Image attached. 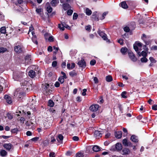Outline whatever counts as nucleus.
Instances as JSON below:
<instances>
[{
    "mask_svg": "<svg viewBox=\"0 0 157 157\" xmlns=\"http://www.w3.org/2000/svg\"><path fill=\"white\" fill-rule=\"evenodd\" d=\"M32 81L29 79H22L21 81V86H23L24 91L25 92L29 91V90L32 89Z\"/></svg>",
    "mask_w": 157,
    "mask_h": 157,
    "instance_id": "nucleus-1",
    "label": "nucleus"
},
{
    "mask_svg": "<svg viewBox=\"0 0 157 157\" xmlns=\"http://www.w3.org/2000/svg\"><path fill=\"white\" fill-rule=\"evenodd\" d=\"M122 148V144L119 143H117L115 145L113 146L110 148V150L112 151L121 150Z\"/></svg>",
    "mask_w": 157,
    "mask_h": 157,
    "instance_id": "nucleus-2",
    "label": "nucleus"
},
{
    "mask_svg": "<svg viewBox=\"0 0 157 157\" xmlns=\"http://www.w3.org/2000/svg\"><path fill=\"white\" fill-rule=\"evenodd\" d=\"M44 94H49L51 93L52 90L50 89L49 85L48 83H45L44 86Z\"/></svg>",
    "mask_w": 157,
    "mask_h": 157,
    "instance_id": "nucleus-3",
    "label": "nucleus"
},
{
    "mask_svg": "<svg viewBox=\"0 0 157 157\" xmlns=\"http://www.w3.org/2000/svg\"><path fill=\"white\" fill-rule=\"evenodd\" d=\"M58 27L62 31H63L64 30V28H66L69 29H70V27L64 22L62 23L61 24H59L58 25Z\"/></svg>",
    "mask_w": 157,
    "mask_h": 157,
    "instance_id": "nucleus-4",
    "label": "nucleus"
},
{
    "mask_svg": "<svg viewBox=\"0 0 157 157\" xmlns=\"http://www.w3.org/2000/svg\"><path fill=\"white\" fill-rule=\"evenodd\" d=\"M78 64L79 67L84 68L86 67V63L84 59L82 58L78 63Z\"/></svg>",
    "mask_w": 157,
    "mask_h": 157,
    "instance_id": "nucleus-5",
    "label": "nucleus"
},
{
    "mask_svg": "<svg viewBox=\"0 0 157 157\" xmlns=\"http://www.w3.org/2000/svg\"><path fill=\"white\" fill-rule=\"evenodd\" d=\"M99 107V106L98 105H93L90 107V109L92 112H96L98 110Z\"/></svg>",
    "mask_w": 157,
    "mask_h": 157,
    "instance_id": "nucleus-6",
    "label": "nucleus"
},
{
    "mask_svg": "<svg viewBox=\"0 0 157 157\" xmlns=\"http://www.w3.org/2000/svg\"><path fill=\"white\" fill-rule=\"evenodd\" d=\"M4 98L6 100L7 103L10 104L12 102V101L11 97L7 95H6L4 96Z\"/></svg>",
    "mask_w": 157,
    "mask_h": 157,
    "instance_id": "nucleus-7",
    "label": "nucleus"
},
{
    "mask_svg": "<svg viewBox=\"0 0 157 157\" xmlns=\"http://www.w3.org/2000/svg\"><path fill=\"white\" fill-rule=\"evenodd\" d=\"M128 53L130 58L133 61H136V58L135 57L132 52H129Z\"/></svg>",
    "mask_w": 157,
    "mask_h": 157,
    "instance_id": "nucleus-8",
    "label": "nucleus"
},
{
    "mask_svg": "<svg viewBox=\"0 0 157 157\" xmlns=\"http://www.w3.org/2000/svg\"><path fill=\"white\" fill-rule=\"evenodd\" d=\"M94 135L95 137L98 138L101 137L102 136V134L101 133L100 131L97 130L95 131L94 133Z\"/></svg>",
    "mask_w": 157,
    "mask_h": 157,
    "instance_id": "nucleus-9",
    "label": "nucleus"
},
{
    "mask_svg": "<svg viewBox=\"0 0 157 157\" xmlns=\"http://www.w3.org/2000/svg\"><path fill=\"white\" fill-rule=\"evenodd\" d=\"M47 11L49 13H50L52 10V8L50 6L49 3H47L46 6Z\"/></svg>",
    "mask_w": 157,
    "mask_h": 157,
    "instance_id": "nucleus-10",
    "label": "nucleus"
},
{
    "mask_svg": "<svg viewBox=\"0 0 157 157\" xmlns=\"http://www.w3.org/2000/svg\"><path fill=\"white\" fill-rule=\"evenodd\" d=\"M122 154L123 155L128 154L130 152V150L128 148H125L122 150Z\"/></svg>",
    "mask_w": 157,
    "mask_h": 157,
    "instance_id": "nucleus-11",
    "label": "nucleus"
},
{
    "mask_svg": "<svg viewBox=\"0 0 157 157\" xmlns=\"http://www.w3.org/2000/svg\"><path fill=\"white\" fill-rule=\"evenodd\" d=\"M115 136L116 138L118 139H120L122 136V132L121 131H118L117 132H115Z\"/></svg>",
    "mask_w": 157,
    "mask_h": 157,
    "instance_id": "nucleus-12",
    "label": "nucleus"
},
{
    "mask_svg": "<svg viewBox=\"0 0 157 157\" xmlns=\"http://www.w3.org/2000/svg\"><path fill=\"white\" fill-rule=\"evenodd\" d=\"M12 145L10 144H5L4 145V147L8 151H10L11 147Z\"/></svg>",
    "mask_w": 157,
    "mask_h": 157,
    "instance_id": "nucleus-13",
    "label": "nucleus"
},
{
    "mask_svg": "<svg viewBox=\"0 0 157 157\" xmlns=\"http://www.w3.org/2000/svg\"><path fill=\"white\" fill-rule=\"evenodd\" d=\"M119 5L121 6L122 8L124 9H127L128 7L125 1L122 2Z\"/></svg>",
    "mask_w": 157,
    "mask_h": 157,
    "instance_id": "nucleus-14",
    "label": "nucleus"
},
{
    "mask_svg": "<svg viewBox=\"0 0 157 157\" xmlns=\"http://www.w3.org/2000/svg\"><path fill=\"white\" fill-rule=\"evenodd\" d=\"M131 140L135 143L138 142V141L137 137L134 135H132L130 138Z\"/></svg>",
    "mask_w": 157,
    "mask_h": 157,
    "instance_id": "nucleus-15",
    "label": "nucleus"
},
{
    "mask_svg": "<svg viewBox=\"0 0 157 157\" xmlns=\"http://www.w3.org/2000/svg\"><path fill=\"white\" fill-rule=\"evenodd\" d=\"M63 139V136L61 134H59L56 138V140L59 143H62Z\"/></svg>",
    "mask_w": 157,
    "mask_h": 157,
    "instance_id": "nucleus-16",
    "label": "nucleus"
},
{
    "mask_svg": "<svg viewBox=\"0 0 157 157\" xmlns=\"http://www.w3.org/2000/svg\"><path fill=\"white\" fill-rule=\"evenodd\" d=\"M14 51L17 52H21L22 51L21 47L19 45L15 46L14 48Z\"/></svg>",
    "mask_w": 157,
    "mask_h": 157,
    "instance_id": "nucleus-17",
    "label": "nucleus"
},
{
    "mask_svg": "<svg viewBox=\"0 0 157 157\" xmlns=\"http://www.w3.org/2000/svg\"><path fill=\"white\" fill-rule=\"evenodd\" d=\"M35 72L33 70H30L29 73V76L31 78H34L35 76Z\"/></svg>",
    "mask_w": 157,
    "mask_h": 157,
    "instance_id": "nucleus-18",
    "label": "nucleus"
},
{
    "mask_svg": "<svg viewBox=\"0 0 157 157\" xmlns=\"http://www.w3.org/2000/svg\"><path fill=\"white\" fill-rule=\"evenodd\" d=\"M122 143L124 146H128L131 143L130 142H128L127 139H125L122 140Z\"/></svg>",
    "mask_w": 157,
    "mask_h": 157,
    "instance_id": "nucleus-19",
    "label": "nucleus"
},
{
    "mask_svg": "<svg viewBox=\"0 0 157 157\" xmlns=\"http://www.w3.org/2000/svg\"><path fill=\"white\" fill-rule=\"evenodd\" d=\"M25 59L26 63H29L31 60V56L28 55H27L25 57Z\"/></svg>",
    "mask_w": 157,
    "mask_h": 157,
    "instance_id": "nucleus-20",
    "label": "nucleus"
},
{
    "mask_svg": "<svg viewBox=\"0 0 157 157\" xmlns=\"http://www.w3.org/2000/svg\"><path fill=\"white\" fill-rule=\"evenodd\" d=\"M63 8L64 10H66L69 8H71V7L70 5L67 3H64L63 4Z\"/></svg>",
    "mask_w": 157,
    "mask_h": 157,
    "instance_id": "nucleus-21",
    "label": "nucleus"
},
{
    "mask_svg": "<svg viewBox=\"0 0 157 157\" xmlns=\"http://www.w3.org/2000/svg\"><path fill=\"white\" fill-rule=\"evenodd\" d=\"M93 151L95 152H98L100 150V148L98 146L95 145L93 147Z\"/></svg>",
    "mask_w": 157,
    "mask_h": 157,
    "instance_id": "nucleus-22",
    "label": "nucleus"
},
{
    "mask_svg": "<svg viewBox=\"0 0 157 157\" xmlns=\"http://www.w3.org/2000/svg\"><path fill=\"white\" fill-rule=\"evenodd\" d=\"M59 3V1L56 0H52L51 2V4L52 6L55 7Z\"/></svg>",
    "mask_w": 157,
    "mask_h": 157,
    "instance_id": "nucleus-23",
    "label": "nucleus"
},
{
    "mask_svg": "<svg viewBox=\"0 0 157 157\" xmlns=\"http://www.w3.org/2000/svg\"><path fill=\"white\" fill-rule=\"evenodd\" d=\"M138 54L140 56L142 55L144 57H146L147 56L146 52L144 51H142L141 53L140 52H138Z\"/></svg>",
    "mask_w": 157,
    "mask_h": 157,
    "instance_id": "nucleus-24",
    "label": "nucleus"
},
{
    "mask_svg": "<svg viewBox=\"0 0 157 157\" xmlns=\"http://www.w3.org/2000/svg\"><path fill=\"white\" fill-rule=\"evenodd\" d=\"M128 49L126 48H122L121 50V52L123 55H124L127 52Z\"/></svg>",
    "mask_w": 157,
    "mask_h": 157,
    "instance_id": "nucleus-25",
    "label": "nucleus"
},
{
    "mask_svg": "<svg viewBox=\"0 0 157 157\" xmlns=\"http://www.w3.org/2000/svg\"><path fill=\"white\" fill-rule=\"evenodd\" d=\"M32 40L33 42L36 44L37 45L38 44V42L37 40V38L36 36L35 35L34 36H33L32 38Z\"/></svg>",
    "mask_w": 157,
    "mask_h": 157,
    "instance_id": "nucleus-26",
    "label": "nucleus"
},
{
    "mask_svg": "<svg viewBox=\"0 0 157 157\" xmlns=\"http://www.w3.org/2000/svg\"><path fill=\"white\" fill-rule=\"evenodd\" d=\"M0 154L2 156H4L7 155V152L5 150H2L0 151Z\"/></svg>",
    "mask_w": 157,
    "mask_h": 157,
    "instance_id": "nucleus-27",
    "label": "nucleus"
},
{
    "mask_svg": "<svg viewBox=\"0 0 157 157\" xmlns=\"http://www.w3.org/2000/svg\"><path fill=\"white\" fill-rule=\"evenodd\" d=\"M85 13L87 15L89 16L91 14L92 11L89 8H87L85 10Z\"/></svg>",
    "mask_w": 157,
    "mask_h": 157,
    "instance_id": "nucleus-28",
    "label": "nucleus"
},
{
    "mask_svg": "<svg viewBox=\"0 0 157 157\" xmlns=\"http://www.w3.org/2000/svg\"><path fill=\"white\" fill-rule=\"evenodd\" d=\"M54 105V103L52 100H50L48 101V106L50 107H53Z\"/></svg>",
    "mask_w": 157,
    "mask_h": 157,
    "instance_id": "nucleus-29",
    "label": "nucleus"
},
{
    "mask_svg": "<svg viewBox=\"0 0 157 157\" xmlns=\"http://www.w3.org/2000/svg\"><path fill=\"white\" fill-rule=\"evenodd\" d=\"M108 13V12L107 11L103 13L101 17H100V19L101 20L104 19L105 18V17L106 16Z\"/></svg>",
    "mask_w": 157,
    "mask_h": 157,
    "instance_id": "nucleus-30",
    "label": "nucleus"
},
{
    "mask_svg": "<svg viewBox=\"0 0 157 157\" xmlns=\"http://www.w3.org/2000/svg\"><path fill=\"white\" fill-rule=\"evenodd\" d=\"M76 75L77 72L75 71H73L69 73V75L72 77H73L74 76Z\"/></svg>",
    "mask_w": 157,
    "mask_h": 157,
    "instance_id": "nucleus-31",
    "label": "nucleus"
},
{
    "mask_svg": "<svg viewBox=\"0 0 157 157\" xmlns=\"http://www.w3.org/2000/svg\"><path fill=\"white\" fill-rule=\"evenodd\" d=\"M127 93L126 91H124L121 94V96L122 98H127V97L126 96Z\"/></svg>",
    "mask_w": 157,
    "mask_h": 157,
    "instance_id": "nucleus-32",
    "label": "nucleus"
},
{
    "mask_svg": "<svg viewBox=\"0 0 157 157\" xmlns=\"http://www.w3.org/2000/svg\"><path fill=\"white\" fill-rule=\"evenodd\" d=\"M7 51V49L3 47L0 48V53H3Z\"/></svg>",
    "mask_w": 157,
    "mask_h": 157,
    "instance_id": "nucleus-33",
    "label": "nucleus"
},
{
    "mask_svg": "<svg viewBox=\"0 0 157 157\" xmlns=\"http://www.w3.org/2000/svg\"><path fill=\"white\" fill-rule=\"evenodd\" d=\"M1 33H2L5 34L6 33V30L5 27H3L0 29Z\"/></svg>",
    "mask_w": 157,
    "mask_h": 157,
    "instance_id": "nucleus-34",
    "label": "nucleus"
},
{
    "mask_svg": "<svg viewBox=\"0 0 157 157\" xmlns=\"http://www.w3.org/2000/svg\"><path fill=\"white\" fill-rule=\"evenodd\" d=\"M83 155L82 153L81 152H78L76 154V157H83Z\"/></svg>",
    "mask_w": 157,
    "mask_h": 157,
    "instance_id": "nucleus-35",
    "label": "nucleus"
},
{
    "mask_svg": "<svg viewBox=\"0 0 157 157\" xmlns=\"http://www.w3.org/2000/svg\"><path fill=\"white\" fill-rule=\"evenodd\" d=\"M148 59L145 57L142 58L141 59V61L142 63H146L147 62Z\"/></svg>",
    "mask_w": 157,
    "mask_h": 157,
    "instance_id": "nucleus-36",
    "label": "nucleus"
},
{
    "mask_svg": "<svg viewBox=\"0 0 157 157\" xmlns=\"http://www.w3.org/2000/svg\"><path fill=\"white\" fill-rule=\"evenodd\" d=\"M7 117L9 119H11L13 118V117L10 113H8L7 114Z\"/></svg>",
    "mask_w": 157,
    "mask_h": 157,
    "instance_id": "nucleus-37",
    "label": "nucleus"
},
{
    "mask_svg": "<svg viewBox=\"0 0 157 157\" xmlns=\"http://www.w3.org/2000/svg\"><path fill=\"white\" fill-rule=\"evenodd\" d=\"M36 12L39 14H41V13L42 11V9H36Z\"/></svg>",
    "mask_w": 157,
    "mask_h": 157,
    "instance_id": "nucleus-38",
    "label": "nucleus"
},
{
    "mask_svg": "<svg viewBox=\"0 0 157 157\" xmlns=\"http://www.w3.org/2000/svg\"><path fill=\"white\" fill-rule=\"evenodd\" d=\"M121 45H123L124 44L123 40L121 39H119L117 41Z\"/></svg>",
    "mask_w": 157,
    "mask_h": 157,
    "instance_id": "nucleus-39",
    "label": "nucleus"
},
{
    "mask_svg": "<svg viewBox=\"0 0 157 157\" xmlns=\"http://www.w3.org/2000/svg\"><path fill=\"white\" fill-rule=\"evenodd\" d=\"M73 12V11L72 10H68L67 11V14L68 15H72V13Z\"/></svg>",
    "mask_w": 157,
    "mask_h": 157,
    "instance_id": "nucleus-40",
    "label": "nucleus"
},
{
    "mask_svg": "<svg viewBox=\"0 0 157 157\" xmlns=\"http://www.w3.org/2000/svg\"><path fill=\"white\" fill-rule=\"evenodd\" d=\"M124 30L125 32H128L130 30V29L129 27L127 26H126L124 28Z\"/></svg>",
    "mask_w": 157,
    "mask_h": 157,
    "instance_id": "nucleus-41",
    "label": "nucleus"
},
{
    "mask_svg": "<svg viewBox=\"0 0 157 157\" xmlns=\"http://www.w3.org/2000/svg\"><path fill=\"white\" fill-rule=\"evenodd\" d=\"M101 37L103 38V39L104 40H106L107 42H108V41H109V40H107V35L106 34L104 35V36H103Z\"/></svg>",
    "mask_w": 157,
    "mask_h": 157,
    "instance_id": "nucleus-42",
    "label": "nucleus"
},
{
    "mask_svg": "<svg viewBox=\"0 0 157 157\" xmlns=\"http://www.w3.org/2000/svg\"><path fill=\"white\" fill-rule=\"evenodd\" d=\"M133 48L135 51L138 53V47L135 44L133 45Z\"/></svg>",
    "mask_w": 157,
    "mask_h": 157,
    "instance_id": "nucleus-43",
    "label": "nucleus"
},
{
    "mask_svg": "<svg viewBox=\"0 0 157 157\" xmlns=\"http://www.w3.org/2000/svg\"><path fill=\"white\" fill-rule=\"evenodd\" d=\"M149 59L151 63H156V61L153 57H150Z\"/></svg>",
    "mask_w": 157,
    "mask_h": 157,
    "instance_id": "nucleus-44",
    "label": "nucleus"
},
{
    "mask_svg": "<svg viewBox=\"0 0 157 157\" xmlns=\"http://www.w3.org/2000/svg\"><path fill=\"white\" fill-rule=\"evenodd\" d=\"M78 17V15L76 13H74L73 15V19L74 20H76L77 19Z\"/></svg>",
    "mask_w": 157,
    "mask_h": 157,
    "instance_id": "nucleus-45",
    "label": "nucleus"
},
{
    "mask_svg": "<svg viewBox=\"0 0 157 157\" xmlns=\"http://www.w3.org/2000/svg\"><path fill=\"white\" fill-rule=\"evenodd\" d=\"M98 33L99 35L101 37H102L103 36H104V35L105 34L104 33L100 31H99Z\"/></svg>",
    "mask_w": 157,
    "mask_h": 157,
    "instance_id": "nucleus-46",
    "label": "nucleus"
},
{
    "mask_svg": "<svg viewBox=\"0 0 157 157\" xmlns=\"http://www.w3.org/2000/svg\"><path fill=\"white\" fill-rule=\"evenodd\" d=\"M96 63V61L94 59H93L90 61V63L91 65H94Z\"/></svg>",
    "mask_w": 157,
    "mask_h": 157,
    "instance_id": "nucleus-47",
    "label": "nucleus"
},
{
    "mask_svg": "<svg viewBox=\"0 0 157 157\" xmlns=\"http://www.w3.org/2000/svg\"><path fill=\"white\" fill-rule=\"evenodd\" d=\"M57 61H53L52 62V67H55L57 66Z\"/></svg>",
    "mask_w": 157,
    "mask_h": 157,
    "instance_id": "nucleus-48",
    "label": "nucleus"
},
{
    "mask_svg": "<svg viewBox=\"0 0 157 157\" xmlns=\"http://www.w3.org/2000/svg\"><path fill=\"white\" fill-rule=\"evenodd\" d=\"M135 44L136 45L140 47H141L142 46V44L140 42H136Z\"/></svg>",
    "mask_w": 157,
    "mask_h": 157,
    "instance_id": "nucleus-49",
    "label": "nucleus"
},
{
    "mask_svg": "<svg viewBox=\"0 0 157 157\" xmlns=\"http://www.w3.org/2000/svg\"><path fill=\"white\" fill-rule=\"evenodd\" d=\"M72 139L73 140L75 141H77L79 140L78 137L77 136H73L72 138Z\"/></svg>",
    "mask_w": 157,
    "mask_h": 157,
    "instance_id": "nucleus-50",
    "label": "nucleus"
},
{
    "mask_svg": "<svg viewBox=\"0 0 157 157\" xmlns=\"http://www.w3.org/2000/svg\"><path fill=\"white\" fill-rule=\"evenodd\" d=\"M55 153L54 152H50L49 154V157H55Z\"/></svg>",
    "mask_w": 157,
    "mask_h": 157,
    "instance_id": "nucleus-51",
    "label": "nucleus"
},
{
    "mask_svg": "<svg viewBox=\"0 0 157 157\" xmlns=\"http://www.w3.org/2000/svg\"><path fill=\"white\" fill-rule=\"evenodd\" d=\"M61 73L62 75H63V76H62L63 78H67L66 74L63 71H61Z\"/></svg>",
    "mask_w": 157,
    "mask_h": 157,
    "instance_id": "nucleus-52",
    "label": "nucleus"
},
{
    "mask_svg": "<svg viewBox=\"0 0 157 157\" xmlns=\"http://www.w3.org/2000/svg\"><path fill=\"white\" fill-rule=\"evenodd\" d=\"M55 86L56 87H59L60 85V84L59 82H56L54 84Z\"/></svg>",
    "mask_w": 157,
    "mask_h": 157,
    "instance_id": "nucleus-53",
    "label": "nucleus"
},
{
    "mask_svg": "<svg viewBox=\"0 0 157 157\" xmlns=\"http://www.w3.org/2000/svg\"><path fill=\"white\" fill-rule=\"evenodd\" d=\"M152 108L154 110H157V105H154L152 106Z\"/></svg>",
    "mask_w": 157,
    "mask_h": 157,
    "instance_id": "nucleus-54",
    "label": "nucleus"
},
{
    "mask_svg": "<svg viewBox=\"0 0 157 157\" xmlns=\"http://www.w3.org/2000/svg\"><path fill=\"white\" fill-rule=\"evenodd\" d=\"M151 50H157V46H153L151 48Z\"/></svg>",
    "mask_w": 157,
    "mask_h": 157,
    "instance_id": "nucleus-55",
    "label": "nucleus"
},
{
    "mask_svg": "<svg viewBox=\"0 0 157 157\" xmlns=\"http://www.w3.org/2000/svg\"><path fill=\"white\" fill-rule=\"evenodd\" d=\"M87 91V90L86 89H84L83 90V92L82 93V94L83 96H85L86 95V92Z\"/></svg>",
    "mask_w": 157,
    "mask_h": 157,
    "instance_id": "nucleus-56",
    "label": "nucleus"
},
{
    "mask_svg": "<svg viewBox=\"0 0 157 157\" xmlns=\"http://www.w3.org/2000/svg\"><path fill=\"white\" fill-rule=\"evenodd\" d=\"M72 153V152L68 151L67 152L66 154L67 156H69L71 155Z\"/></svg>",
    "mask_w": 157,
    "mask_h": 157,
    "instance_id": "nucleus-57",
    "label": "nucleus"
},
{
    "mask_svg": "<svg viewBox=\"0 0 157 157\" xmlns=\"http://www.w3.org/2000/svg\"><path fill=\"white\" fill-rule=\"evenodd\" d=\"M48 40L50 42L53 41V37L52 36H49Z\"/></svg>",
    "mask_w": 157,
    "mask_h": 157,
    "instance_id": "nucleus-58",
    "label": "nucleus"
},
{
    "mask_svg": "<svg viewBox=\"0 0 157 157\" xmlns=\"http://www.w3.org/2000/svg\"><path fill=\"white\" fill-rule=\"evenodd\" d=\"M34 29V28L33 26H31L29 27V30L28 32V34H29L30 32L32 31Z\"/></svg>",
    "mask_w": 157,
    "mask_h": 157,
    "instance_id": "nucleus-59",
    "label": "nucleus"
},
{
    "mask_svg": "<svg viewBox=\"0 0 157 157\" xmlns=\"http://www.w3.org/2000/svg\"><path fill=\"white\" fill-rule=\"evenodd\" d=\"M90 25L86 26L85 27V29L86 30L89 31L90 30Z\"/></svg>",
    "mask_w": 157,
    "mask_h": 157,
    "instance_id": "nucleus-60",
    "label": "nucleus"
},
{
    "mask_svg": "<svg viewBox=\"0 0 157 157\" xmlns=\"http://www.w3.org/2000/svg\"><path fill=\"white\" fill-rule=\"evenodd\" d=\"M143 49L146 51V52H148V48L147 47L146 45H144L143 46Z\"/></svg>",
    "mask_w": 157,
    "mask_h": 157,
    "instance_id": "nucleus-61",
    "label": "nucleus"
},
{
    "mask_svg": "<svg viewBox=\"0 0 157 157\" xmlns=\"http://www.w3.org/2000/svg\"><path fill=\"white\" fill-rule=\"evenodd\" d=\"M32 134V132L30 131H28L26 132V135L28 136H31Z\"/></svg>",
    "mask_w": 157,
    "mask_h": 157,
    "instance_id": "nucleus-62",
    "label": "nucleus"
},
{
    "mask_svg": "<svg viewBox=\"0 0 157 157\" xmlns=\"http://www.w3.org/2000/svg\"><path fill=\"white\" fill-rule=\"evenodd\" d=\"M52 47L51 46H49L48 48V51L51 52L52 51Z\"/></svg>",
    "mask_w": 157,
    "mask_h": 157,
    "instance_id": "nucleus-63",
    "label": "nucleus"
},
{
    "mask_svg": "<svg viewBox=\"0 0 157 157\" xmlns=\"http://www.w3.org/2000/svg\"><path fill=\"white\" fill-rule=\"evenodd\" d=\"M39 138L38 137H34L31 139V140L33 141H37L38 140Z\"/></svg>",
    "mask_w": 157,
    "mask_h": 157,
    "instance_id": "nucleus-64",
    "label": "nucleus"
}]
</instances>
